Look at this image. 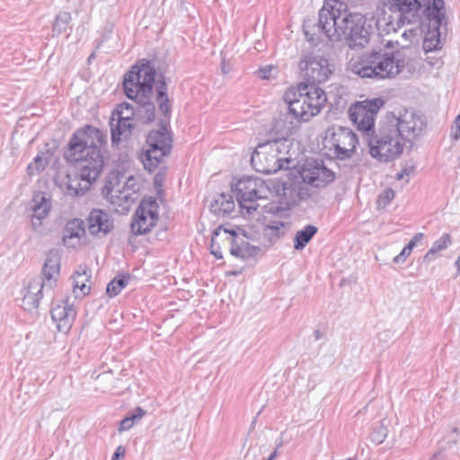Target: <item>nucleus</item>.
Here are the masks:
<instances>
[{
  "label": "nucleus",
  "mask_w": 460,
  "mask_h": 460,
  "mask_svg": "<svg viewBox=\"0 0 460 460\" xmlns=\"http://www.w3.org/2000/svg\"><path fill=\"white\" fill-rule=\"evenodd\" d=\"M423 15L429 22L423 40V49L429 52L442 49L444 44L442 35L446 34L447 25L445 1L432 0L431 5L424 8Z\"/></svg>",
  "instance_id": "9d476101"
},
{
  "label": "nucleus",
  "mask_w": 460,
  "mask_h": 460,
  "mask_svg": "<svg viewBox=\"0 0 460 460\" xmlns=\"http://www.w3.org/2000/svg\"><path fill=\"white\" fill-rule=\"evenodd\" d=\"M459 165H460V156H459Z\"/></svg>",
  "instance_id": "e2e57ef3"
},
{
  "label": "nucleus",
  "mask_w": 460,
  "mask_h": 460,
  "mask_svg": "<svg viewBox=\"0 0 460 460\" xmlns=\"http://www.w3.org/2000/svg\"><path fill=\"white\" fill-rule=\"evenodd\" d=\"M285 226V223L281 221H271L268 226L267 230L270 231V234L273 235L275 238H279L284 234V233H280L281 228Z\"/></svg>",
  "instance_id": "79ce46f5"
},
{
  "label": "nucleus",
  "mask_w": 460,
  "mask_h": 460,
  "mask_svg": "<svg viewBox=\"0 0 460 460\" xmlns=\"http://www.w3.org/2000/svg\"><path fill=\"white\" fill-rule=\"evenodd\" d=\"M94 58V53H92V54L89 56L88 60L90 61V60H91L92 58Z\"/></svg>",
  "instance_id": "052dcab7"
},
{
  "label": "nucleus",
  "mask_w": 460,
  "mask_h": 460,
  "mask_svg": "<svg viewBox=\"0 0 460 460\" xmlns=\"http://www.w3.org/2000/svg\"><path fill=\"white\" fill-rule=\"evenodd\" d=\"M147 148L142 155L141 159L145 169L152 172L155 170L163 158L168 155L172 149V137L165 127L158 130H152L146 137Z\"/></svg>",
  "instance_id": "9b49d317"
},
{
  "label": "nucleus",
  "mask_w": 460,
  "mask_h": 460,
  "mask_svg": "<svg viewBox=\"0 0 460 460\" xmlns=\"http://www.w3.org/2000/svg\"><path fill=\"white\" fill-rule=\"evenodd\" d=\"M452 431H453L454 433H458V432H459V430H458V429H457V428H454V429H452Z\"/></svg>",
  "instance_id": "680f3d73"
},
{
  "label": "nucleus",
  "mask_w": 460,
  "mask_h": 460,
  "mask_svg": "<svg viewBox=\"0 0 460 460\" xmlns=\"http://www.w3.org/2000/svg\"><path fill=\"white\" fill-rule=\"evenodd\" d=\"M88 229L91 234H102L106 235L113 229V220L103 210L93 209L88 217Z\"/></svg>",
  "instance_id": "6ab92c4d"
},
{
  "label": "nucleus",
  "mask_w": 460,
  "mask_h": 460,
  "mask_svg": "<svg viewBox=\"0 0 460 460\" xmlns=\"http://www.w3.org/2000/svg\"><path fill=\"white\" fill-rule=\"evenodd\" d=\"M314 336L316 340H319L322 336V333L319 330L314 331Z\"/></svg>",
  "instance_id": "bf43d9fd"
},
{
  "label": "nucleus",
  "mask_w": 460,
  "mask_h": 460,
  "mask_svg": "<svg viewBox=\"0 0 460 460\" xmlns=\"http://www.w3.org/2000/svg\"><path fill=\"white\" fill-rule=\"evenodd\" d=\"M420 22V21L416 23H411V25H414V26H411V28L404 30V31L402 34V38L403 40V42L401 43L402 48H407L414 40H417V39L419 38V36L421 33ZM396 43H397V45H400V43L398 41H396Z\"/></svg>",
  "instance_id": "72a5a7b5"
},
{
  "label": "nucleus",
  "mask_w": 460,
  "mask_h": 460,
  "mask_svg": "<svg viewBox=\"0 0 460 460\" xmlns=\"http://www.w3.org/2000/svg\"><path fill=\"white\" fill-rule=\"evenodd\" d=\"M411 254V252L406 250L404 247L402 252L394 258V262L395 263H402L404 262L406 258Z\"/></svg>",
  "instance_id": "de8ad7c7"
},
{
  "label": "nucleus",
  "mask_w": 460,
  "mask_h": 460,
  "mask_svg": "<svg viewBox=\"0 0 460 460\" xmlns=\"http://www.w3.org/2000/svg\"><path fill=\"white\" fill-rule=\"evenodd\" d=\"M93 181L88 178H82L77 172L74 177H68L67 190L69 194L75 196H82L87 192L92 184Z\"/></svg>",
  "instance_id": "a878e982"
},
{
  "label": "nucleus",
  "mask_w": 460,
  "mask_h": 460,
  "mask_svg": "<svg viewBox=\"0 0 460 460\" xmlns=\"http://www.w3.org/2000/svg\"><path fill=\"white\" fill-rule=\"evenodd\" d=\"M146 411L140 408V407H137L133 412H131L128 416H127L128 419H130V420L133 422V424L137 423V421H139L145 415H146Z\"/></svg>",
  "instance_id": "37998d69"
},
{
  "label": "nucleus",
  "mask_w": 460,
  "mask_h": 460,
  "mask_svg": "<svg viewBox=\"0 0 460 460\" xmlns=\"http://www.w3.org/2000/svg\"><path fill=\"white\" fill-rule=\"evenodd\" d=\"M115 113L112 114V117L110 120L111 131V142L113 144H118L122 139H128L134 128V124L129 120H123L121 119H115Z\"/></svg>",
  "instance_id": "4be33fe9"
},
{
  "label": "nucleus",
  "mask_w": 460,
  "mask_h": 460,
  "mask_svg": "<svg viewBox=\"0 0 460 460\" xmlns=\"http://www.w3.org/2000/svg\"><path fill=\"white\" fill-rule=\"evenodd\" d=\"M259 73L261 74V77L263 78V79H266V78L269 77L268 70H266V68H261L259 70Z\"/></svg>",
  "instance_id": "5fc2aeb1"
},
{
  "label": "nucleus",
  "mask_w": 460,
  "mask_h": 460,
  "mask_svg": "<svg viewBox=\"0 0 460 460\" xmlns=\"http://www.w3.org/2000/svg\"><path fill=\"white\" fill-rule=\"evenodd\" d=\"M134 426L133 422L130 420V419H128V417L124 418L120 423H119V432H122V431H126V430H128L130 429L132 427Z\"/></svg>",
  "instance_id": "49530a36"
},
{
  "label": "nucleus",
  "mask_w": 460,
  "mask_h": 460,
  "mask_svg": "<svg viewBox=\"0 0 460 460\" xmlns=\"http://www.w3.org/2000/svg\"><path fill=\"white\" fill-rule=\"evenodd\" d=\"M85 233L84 223L83 220L75 218L68 221L64 228L63 242L69 245L68 240L80 238Z\"/></svg>",
  "instance_id": "cd10ccee"
},
{
  "label": "nucleus",
  "mask_w": 460,
  "mask_h": 460,
  "mask_svg": "<svg viewBox=\"0 0 460 460\" xmlns=\"http://www.w3.org/2000/svg\"><path fill=\"white\" fill-rule=\"evenodd\" d=\"M395 193L392 189L385 190L379 196L377 199V207L385 208L394 199Z\"/></svg>",
  "instance_id": "a19ab883"
},
{
  "label": "nucleus",
  "mask_w": 460,
  "mask_h": 460,
  "mask_svg": "<svg viewBox=\"0 0 460 460\" xmlns=\"http://www.w3.org/2000/svg\"><path fill=\"white\" fill-rule=\"evenodd\" d=\"M129 275L115 277L108 285L106 293L110 297H114L128 285Z\"/></svg>",
  "instance_id": "473e14b6"
},
{
  "label": "nucleus",
  "mask_w": 460,
  "mask_h": 460,
  "mask_svg": "<svg viewBox=\"0 0 460 460\" xmlns=\"http://www.w3.org/2000/svg\"><path fill=\"white\" fill-rule=\"evenodd\" d=\"M422 237H423V234H421V233L416 234L411 238V240L408 243V244L406 246H404L406 248L407 252L410 251L411 252L412 249L416 246L417 242L420 241Z\"/></svg>",
  "instance_id": "c03bdc74"
},
{
  "label": "nucleus",
  "mask_w": 460,
  "mask_h": 460,
  "mask_svg": "<svg viewBox=\"0 0 460 460\" xmlns=\"http://www.w3.org/2000/svg\"><path fill=\"white\" fill-rule=\"evenodd\" d=\"M404 174H407V175H408L409 173H408L407 172H405V171H404V172H400V173H398V174L396 175V179H397V180H402V179L403 178V175H404Z\"/></svg>",
  "instance_id": "13d9d810"
},
{
  "label": "nucleus",
  "mask_w": 460,
  "mask_h": 460,
  "mask_svg": "<svg viewBox=\"0 0 460 460\" xmlns=\"http://www.w3.org/2000/svg\"><path fill=\"white\" fill-rule=\"evenodd\" d=\"M384 104L380 98L356 102L349 110V119L359 130L368 132L374 128L376 116Z\"/></svg>",
  "instance_id": "ddd939ff"
},
{
  "label": "nucleus",
  "mask_w": 460,
  "mask_h": 460,
  "mask_svg": "<svg viewBox=\"0 0 460 460\" xmlns=\"http://www.w3.org/2000/svg\"><path fill=\"white\" fill-rule=\"evenodd\" d=\"M125 455V449L122 446H119L112 455L111 460H120Z\"/></svg>",
  "instance_id": "09e8293b"
},
{
  "label": "nucleus",
  "mask_w": 460,
  "mask_h": 460,
  "mask_svg": "<svg viewBox=\"0 0 460 460\" xmlns=\"http://www.w3.org/2000/svg\"><path fill=\"white\" fill-rule=\"evenodd\" d=\"M97 378L100 380V381H103V382H107V383H111V387H107L108 390L110 391H112L114 393H120V390L121 389H127L128 387V385H123V386H118L116 385L115 384L113 383H119V380H114V378L109 375V374H106V373H103V374H101L97 376Z\"/></svg>",
  "instance_id": "ea45409f"
},
{
  "label": "nucleus",
  "mask_w": 460,
  "mask_h": 460,
  "mask_svg": "<svg viewBox=\"0 0 460 460\" xmlns=\"http://www.w3.org/2000/svg\"><path fill=\"white\" fill-rule=\"evenodd\" d=\"M451 243V236L449 234H443L439 239L433 243L429 249V254H436L437 252L446 249Z\"/></svg>",
  "instance_id": "e433bc0d"
},
{
  "label": "nucleus",
  "mask_w": 460,
  "mask_h": 460,
  "mask_svg": "<svg viewBox=\"0 0 460 460\" xmlns=\"http://www.w3.org/2000/svg\"><path fill=\"white\" fill-rule=\"evenodd\" d=\"M159 205L155 198L147 197L141 200L137 211L142 215H147L151 220H158Z\"/></svg>",
  "instance_id": "c756f323"
},
{
  "label": "nucleus",
  "mask_w": 460,
  "mask_h": 460,
  "mask_svg": "<svg viewBox=\"0 0 460 460\" xmlns=\"http://www.w3.org/2000/svg\"><path fill=\"white\" fill-rule=\"evenodd\" d=\"M268 460V459H267Z\"/></svg>",
  "instance_id": "0e129e2a"
},
{
  "label": "nucleus",
  "mask_w": 460,
  "mask_h": 460,
  "mask_svg": "<svg viewBox=\"0 0 460 460\" xmlns=\"http://www.w3.org/2000/svg\"><path fill=\"white\" fill-rule=\"evenodd\" d=\"M76 310L67 300H63L51 309V318L59 332H67L75 318Z\"/></svg>",
  "instance_id": "a211bd4d"
},
{
  "label": "nucleus",
  "mask_w": 460,
  "mask_h": 460,
  "mask_svg": "<svg viewBox=\"0 0 460 460\" xmlns=\"http://www.w3.org/2000/svg\"><path fill=\"white\" fill-rule=\"evenodd\" d=\"M157 220H151L147 215H142L136 210L134 219L131 223V232L135 235L144 234L151 230Z\"/></svg>",
  "instance_id": "bb28decb"
},
{
  "label": "nucleus",
  "mask_w": 460,
  "mask_h": 460,
  "mask_svg": "<svg viewBox=\"0 0 460 460\" xmlns=\"http://www.w3.org/2000/svg\"><path fill=\"white\" fill-rule=\"evenodd\" d=\"M387 433V429L385 427L378 426L373 429L369 435V438L374 444L379 445L385 439Z\"/></svg>",
  "instance_id": "58836bf2"
},
{
  "label": "nucleus",
  "mask_w": 460,
  "mask_h": 460,
  "mask_svg": "<svg viewBox=\"0 0 460 460\" xmlns=\"http://www.w3.org/2000/svg\"><path fill=\"white\" fill-rule=\"evenodd\" d=\"M282 439H280L279 443L277 445V448L270 454L268 460H273L278 456V448L282 446Z\"/></svg>",
  "instance_id": "8fccbe9b"
},
{
  "label": "nucleus",
  "mask_w": 460,
  "mask_h": 460,
  "mask_svg": "<svg viewBox=\"0 0 460 460\" xmlns=\"http://www.w3.org/2000/svg\"><path fill=\"white\" fill-rule=\"evenodd\" d=\"M390 9H396L400 14L397 20L398 27L400 24L416 23L420 21V13L427 6H430V0H387Z\"/></svg>",
  "instance_id": "2eb2a0df"
},
{
  "label": "nucleus",
  "mask_w": 460,
  "mask_h": 460,
  "mask_svg": "<svg viewBox=\"0 0 460 460\" xmlns=\"http://www.w3.org/2000/svg\"><path fill=\"white\" fill-rule=\"evenodd\" d=\"M297 186V177L296 179H288L282 181L281 185L276 190L277 194L279 196L280 204L284 205L287 208H290L297 205V196L296 195Z\"/></svg>",
  "instance_id": "412c9836"
},
{
  "label": "nucleus",
  "mask_w": 460,
  "mask_h": 460,
  "mask_svg": "<svg viewBox=\"0 0 460 460\" xmlns=\"http://www.w3.org/2000/svg\"><path fill=\"white\" fill-rule=\"evenodd\" d=\"M234 209V202L230 194H217L209 204V210L217 216L229 215Z\"/></svg>",
  "instance_id": "5701e85b"
},
{
  "label": "nucleus",
  "mask_w": 460,
  "mask_h": 460,
  "mask_svg": "<svg viewBox=\"0 0 460 460\" xmlns=\"http://www.w3.org/2000/svg\"><path fill=\"white\" fill-rule=\"evenodd\" d=\"M234 190L240 207L246 209L247 213L257 210L258 199L268 198L270 189L265 181L258 177H243L236 184Z\"/></svg>",
  "instance_id": "f8f14e48"
},
{
  "label": "nucleus",
  "mask_w": 460,
  "mask_h": 460,
  "mask_svg": "<svg viewBox=\"0 0 460 460\" xmlns=\"http://www.w3.org/2000/svg\"><path fill=\"white\" fill-rule=\"evenodd\" d=\"M72 17L69 12H60L53 22L52 34L53 36H58L63 32H66L69 28Z\"/></svg>",
  "instance_id": "2f4dec72"
},
{
  "label": "nucleus",
  "mask_w": 460,
  "mask_h": 460,
  "mask_svg": "<svg viewBox=\"0 0 460 460\" xmlns=\"http://www.w3.org/2000/svg\"><path fill=\"white\" fill-rule=\"evenodd\" d=\"M318 228L313 225H307L302 230L296 232L294 238V248L303 250L317 233Z\"/></svg>",
  "instance_id": "c85d7f7f"
},
{
  "label": "nucleus",
  "mask_w": 460,
  "mask_h": 460,
  "mask_svg": "<svg viewBox=\"0 0 460 460\" xmlns=\"http://www.w3.org/2000/svg\"><path fill=\"white\" fill-rule=\"evenodd\" d=\"M90 276L86 274V268L83 269V271H76L74 275V292L79 288L82 295L85 296L90 292V286L86 285L85 281L89 280Z\"/></svg>",
  "instance_id": "f704fd0d"
},
{
  "label": "nucleus",
  "mask_w": 460,
  "mask_h": 460,
  "mask_svg": "<svg viewBox=\"0 0 460 460\" xmlns=\"http://www.w3.org/2000/svg\"><path fill=\"white\" fill-rule=\"evenodd\" d=\"M303 77L306 84H318L326 82L332 73V66L329 60L320 56H308L299 63Z\"/></svg>",
  "instance_id": "4468645a"
},
{
  "label": "nucleus",
  "mask_w": 460,
  "mask_h": 460,
  "mask_svg": "<svg viewBox=\"0 0 460 460\" xmlns=\"http://www.w3.org/2000/svg\"><path fill=\"white\" fill-rule=\"evenodd\" d=\"M426 127L424 117L412 109H398L387 114L377 132L368 140L369 154L381 163L398 158L407 143L410 146Z\"/></svg>",
  "instance_id": "f257e3e1"
},
{
  "label": "nucleus",
  "mask_w": 460,
  "mask_h": 460,
  "mask_svg": "<svg viewBox=\"0 0 460 460\" xmlns=\"http://www.w3.org/2000/svg\"><path fill=\"white\" fill-rule=\"evenodd\" d=\"M51 209V202L45 193L39 192L32 199L33 215L31 217V225L34 229L41 226V221L49 216Z\"/></svg>",
  "instance_id": "aec40b11"
},
{
  "label": "nucleus",
  "mask_w": 460,
  "mask_h": 460,
  "mask_svg": "<svg viewBox=\"0 0 460 460\" xmlns=\"http://www.w3.org/2000/svg\"><path fill=\"white\" fill-rule=\"evenodd\" d=\"M317 29L330 40H344L349 49H362L379 29V21L374 15L350 13L345 4L335 0L319 11Z\"/></svg>",
  "instance_id": "f03ea898"
},
{
  "label": "nucleus",
  "mask_w": 460,
  "mask_h": 460,
  "mask_svg": "<svg viewBox=\"0 0 460 460\" xmlns=\"http://www.w3.org/2000/svg\"><path fill=\"white\" fill-rule=\"evenodd\" d=\"M156 102L158 103L159 111L168 117L171 112V106L169 104V98L167 95V84L164 75H161L155 84Z\"/></svg>",
  "instance_id": "393cba45"
},
{
  "label": "nucleus",
  "mask_w": 460,
  "mask_h": 460,
  "mask_svg": "<svg viewBox=\"0 0 460 460\" xmlns=\"http://www.w3.org/2000/svg\"><path fill=\"white\" fill-rule=\"evenodd\" d=\"M286 138L270 139L257 146L251 157L252 167L264 174H271L282 169H289L294 160L280 156V149L287 147Z\"/></svg>",
  "instance_id": "6e6552de"
},
{
  "label": "nucleus",
  "mask_w": 460,
  "mask_h": 460,
  "mask_svg": "<svg viewBox=\"0 0 460 460\" xmlns=\"http://www.w3.org/2000/svg\"><path fill=\"white\" fill-rule=\"evenodd\" d=\"M358 144L357 135L349 128L333 125L324 132L323 149L331 158L339 160L351 158Z\"/></svg>",
  "instance_id": "1a4fd4ad"
},
{
  "label": "nucleus",
  "mask_w": 460,
  "mask_h": 460,
  "mask_svg": "<svg viewBox=\"0 0 460 460\" xmlns=\"http://www.w3.org/2000/svg\"><path fill=\"white\" fill-rule=\"evenodd\" d=\"M106 136L97 128L86 125L71 136L65 158L74 164L82 178L95 181L104 166L103 146Z\"/></svg>",
  "instance_id": "7ed1b4c3"
},
{
  "label": "nucleus",
  "mask_w": 460,
  "mask_h": 460,
  "mask_svg": "<svg viewBox=\"0 0 460 460\" xmlns=\"http://www.w3.org/2000/svg\"><path fill=\"white\" fill-rule=\"evenodd\" d=\"M386 27L385 31L387 33H390L391 31H396V28L394 26L392 22H387Z\"/></svg>",
  "instance_id": "603ef678"
},
{
  "label": "nucleus",
  "mask_w": 460,
  "mask_h": 460,
  "mask_svg": "<svg viewBox=\"0 0 460 460\" xmlns=\"http://www.w3.org/2000/svg\"><path fill=\"white\" fill-rule=\"evenodd\" d=\"M305 34L308 41H314L313 34H310L308 31L305 29Z\"/></svg>",
  "instance_id": "6e6d98bb"
},
{
  "label": "nucleus",
  "mask_w": 460,
  "mask_h": 460,
  "mask_svg": "<svg viewBox=\"0 0 460 460\" xmlns=\"http://www.w3.org/2000/svg\"><path fill=\"white\" fill-rule=\"evenodd\" d=\"M236 231L225 228L219 226L214 230L211 237L210 252L217 259L223 258V250H229L231 253V246L235 244Z\"/></svg>",
  "instance_id": "f3484780"
},
{
  "label": "nucleus",
  "mask_w": 460,
  "mask_h": 460,
  "mask_svg": "<svg viewBox=\"0 0 460 460\" xmlns=\"http://www.w3.org/2000/svg\"><path fill=\"white\" fill-rule=\"evenodd\" d=\"M455 265H456V267L457 269V273L460 274V256L456 261Z\"/></svg>",
  "instance_id": "4d7b16f0"
},
{
  "label": "nucleus",
  "mask_w": 460,
  "mask_h": 460,
  "mask_svg": "<svg viewBox=\"0 0 460 460\" xmlns=\"http://www.w3.org/2000/svg\"><path fill=\"white\" fill-rule=\"evenodd\" d=\"M300 179L312 187L323 188L334 181L335 173L325 167L322 161H312L304 165Z\"/></svg>",
  "instance_id": "dca6fc26"
},
{
  "label": "nucleus",
  "mask_w": 460,
  "mask_h": 460,
  "mask_svg": "<svg viewBox=\"0 0 460 460\" xmlns=\"http://www.w3.org/2000/svg\"><path fill=\"white\" fill-rule=\"evenodd\" d=\"M52 154L47 150L45 153L40 152L28 165L27 172L29 175H35L41 172L49 164Z\"/></svg>",
  "instance_id": "7c9ffc66"
},
{
  "label": "nucleus",
  "mask_w": 460,
  "mask_h": 460,
  "mask_svg": "<svg viewBox=\"0 0 460 460\" xmlns=\"http://www.w3.org/2000/svg\"><path fill=\"white\" fill-rule=\"evenodd\" d=\"M435 255L436 254H429V250L428 252L424 255L423 260L425 261H429L435 258Z\"/></svg>",
  "instance_id": "864d4df0"
},
{
  "label": "nucleus",
  "mask_w": 460,
  "mask_h": 460,
  "mask_svg": "<svg viewBox=\"0 0 460 460\" xmlns=\"http://www.w3.org/2000/svg\"><path fill=\"white\" fill-rule=\"evenodd\" d=\"M452 137L455 139H458L460 137V114L455 119Z\"/></svg>",
  "instance_id": "a18cd8bd"
},
{
  "label": "nucleus",
  "mask_w": 460,
  "mask_h": 460,
  "mask_svg": "<svg viewBox=\"0 0 460 460\" xmlns=\"http://www.w3.org/2000/svg\"><path fill=\"white\" fill-rule=\"evenodd\" d=\"M392 46L393 43L389 40L385 47L363 54L358 62L351 65V71L361 78H394L404 69L406 60L401 51L391 50Z\"/></svg>",
  "instance_id": "20e7f679"
},
{
  "label": "nucleus",
  "mask_w": 460,
  "mask_h": 460,
  "mask_svg": "<svg viewBox=\"0 0 460 460\" xmlns=\"http://www.w3.org/2000/svg\"><path fill=\"white\" fill-rule=\"evenodd\" d=\"M283 98L289 112L301 121H308L320 113L327 102V95L322 88L304 83L287 92Z\"/></svg>",
  "instance_id": "0eeeda50"
},
{
  "label": "nucleus",
  "mask_w": 460,
  "mask_h": 460,
  "mask_svg": "<svg viewBox=\"0 0 460 460\" xmlns=\"http://www.w3.org/2000/svg\"><path fill=\"white\" fill-rule=\"evenodd\" d=\"M59 272V253L58 250H50L47 253L46 261L41 270V276L30 279L28 284L22 290V307L25 311L32 312L36 310L44 295L52 296Z\"/></svg>",
  "instance_id": "423d86ee"
},
{
  "label": "nucleus",
  "mask_w": 460,
  "mask_h": 460,
  "mask_svg": "<svg viewBox=\"0 0 460 460\" xmlns=\"http://www.w3.org/2000/svg\"><path fill=\"white\" fill-rule=\"evenodd\" d=\"M307 183H305L302 179H300V175L297 177V186H296V196H297V204H299L303 200H306L310 196V189L307 186Z\"/></svg>",
  "instance_id": "4c0bfd02"
},
{
  "label": "nucleus",
  "mask_w": 460,
  "mask_h": 460,
  "mask_svg": "<svg viewBox=\"0 0 460 460\" xmlns=\"http://www.w3.org/2000/svg\"><path fill=\"white\" fill-rule=\"evenodd\" d=\"M155 70L149 65L134 66L125 75L123 88L126 96L137 104V119L150 123L155 118V104L151 102Z\"/></svg>",
  "instance_id": "39448f33"
},
{
  "label": "nucleus",
  "mask_w": 460,
  "mask_h": 460,
  "mask_svg": "<svg viewBox=\"0 0 460 460\" xmlns=\"http://www.w3.org/2000/svg\"><path fill=\"white\" fill-rule=\"evenodd\" d=\"M261 252L260 246L252 245L236 234L235 244L231 246V255L245 260L258 256Z\"/></svg>",
  "instance_id": "b1692460"
},
{
  "label": "nucleus",
  "mask_w": 460,
  "mask_h": 460,
  "mask_svg": "<svg viewBox=\"0 0 460 460\" xmlns=\"http://www.w3.org/2000/svg\"><path fill=\"white\" fill-rule=\"evenodd\" d=\"M429 460H445V456L442 453L438 452L434 454Z\"/></svg>",
  "instance_id": "3c124183"
},
{
  "label": "nucleus",
  "mask_w": 460,
  "mask_h": 460,
  "mask_svg": "<svg viewBox=\"0 0 460 460\" xmlns=\"http://www.w3.org/2000/svg\"><path fill=\"white\" fill-rule=\"evenodd\" d=\"M116 115L117 119L123 120L132 121L134 119H137V106L134 107L132 104L123 102L119 106Z\"/></svg>",
  "instance_id": "c9c22d12"
}]
</instances>
